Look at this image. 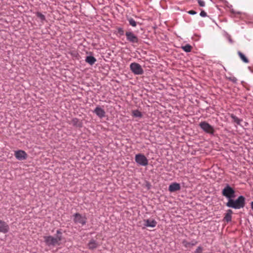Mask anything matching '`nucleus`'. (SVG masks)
<instances>
[{
  "mask_svg": "<svg viewBox=\"0 0 253 253\" xmlns=\"http://www.w3.org/2000/svg\"><path fill=\"white\" fill-rule=\"evenodd\" d=\"M43 239L45 244L48 246H59L61 244V241L63 239L62 233L60 230H58L54 237L52 236H44Z\"/></svg>",
  "mask_w": 253,
  "mask_h": 253,
  "instance_id": "obj_1",
  "label": "nucleus"
},
{
  "mask_svg": "<svg viewBox=\"0 0 253 253\" xmlns=\"http://www.w3.org/2000/svg\"><path fill=\"white\" fill-rule=\"evenodd\" d=\"M226 205L229 208L235 209L243 208L245 206V198L243 196H239L236 200L232 199H229Z\"/></svg>",
  "mask_w": 253,
  "mask_h": 253,
  "instance_id": "obj_2",
  "label": "nucleus"
},
{
  "mask_svg": "<svg viewBox=\"0 0 253 253\" xmlns=\"http://www.w3.org/2000/svg\"><path fill=\"white\" fill-rule=\"evenodd\" d=\"M235 190L229 185H227L222 190V194L229 199L235 197Z\"/></svg>",
  "mask_w": 253,
  "mask_h": 253,
  "instance_id": "obj_3",
  "label": "nucleus"
},
{
  "mask_svg": "<svg viewBox=\"0 0 253 253\" xmlns=\"http://www.w3.org/2000/svg\"><path fill=\"white\" fill-rule=\"evenodd\" d=\"M130 69L135 75H142L144 72L143 70L140 65L135 62H133L130 64Z\"/></svg>",
  "mask_w": 253,
  "mask_h": 253,
  "instance_id": "obj_4",
  "label": "nucleus"
},
{
  "mask_svg": "<svg viewBox=\"0 0 253 253\" xmlns=\"http://www.w3.org/2000/svg\"><path fill=\"white\" fill-rule=\"evenodd\" d=\"M199 126L206 132L211 134H213L214 132L213 127L206 122H201Z\"/></svg>",
  "mask_w": 253,
  "mask_h": 253,
  "instance_id": "obj_5",
  "label": "nucleus"
},
{
  "mask_svg": "<svg viewBox=\"0 0 253 253\" xmlns=\"http://www.w3.org/2000/svg\"><path fill=\"white\" fill-rule=\"evenodd\" d=\"M135 162L139 165L146 166L148 165V162L147 158L143 154H136L135 157Z\"/></svg>",
  "mask_w": 253,
  "mask_h": 253,
  "instance_id": "obj_6",
  "label": "nucleus"
},
{
  "mask_svg": "<svg viewBox=\"0 0 253 253\" xmlns=\"http://www.w3.org/2000/svg\"><path fill=\"white\" fill-rule=\"evenodd\" d=\"M74 221L76 223H80L82 225L85 224L86 218L85 216H83L79 213H76L74 215Z\"/></svg>",
  "mask_w": 253,
  "mask_h": 253,
  "instance_id": "obj_7",
  "label": "nucleus"
},
{
  "mask_svg": "<svg viewBox=\"0 0 253 253\" xmlns=\"http://www.w3.org/2000/svg\"><path fill=\"white\" fill-rule=\"evenodd\" d=\"M126 36L127 40L132 43H137L138 42V39L136 36H135L131 32H126Z\"/></svg>",
  "mask_w": 253,
  "mask_h": 253,
  "instance_id": "obj_8",
  "label": "nucleus"
},
{
  "mask_svg": "<svg viewBox=\"0 0 253 253\" xmlns=\"http://www.w3.org/2000/svg\"><path fill=\"white\" fill-rule=\"evenodd\" d=\"M14 156L17 159L20 161L25 160L28 157L27 153L23 150L15 151Z\"/></svg>",
  "mask_w": 253,
  "mask_h": 253,
  "instance_id": "obj_9",
  "label": "nucleus"
},
{
  "mask_svg": "<svg viewBox=\"0 0 253 253\" xmlns=\"http://www.w3.org/2000/svg\"><path fill=\"white\" fill-rule=\"evenodd\" d=\"M143 222V224L144 225V227H143V228H144L145 227L153 228L156 227L157 224V221L155 219L152 218L144 219Z\"/></svg>",
  "mask_w": 253,
  "mask_h": 253,
  "instance_id": "obj_10",
  "label": "nucleus"
},
{
  "mask_svg": "<svg viewBox=\"0 0 253 253\" xmlns=\"http://www.w3.org/2000/svg\"><path fill=\"white\" fill-rule=\"evenodd\" d=\"M9 229L8 225L4 221L0 220V232L6 233Z\"/></svg>",
  "mask_w": 253,
  "mask_h": 253,
  "instance_id": "obj_11",
  "label": "nucleus"
},
{
  "mask_svg": "<svg viewBox=\"0 0 253 253\" xmlns=\"http://www.w3.org/2000/svg\"><path fill=\"white\" fill-rule=\"evenodd\" d=\"M197 242L193 240L191 242H188L186 240H184L182 242V244L186 248H191L193 246L196 245L197 244Z\"/></svg>",
  "mask_w": 253,
  "mask_h": 253,
  "instance_id": "obj_12",
  "label": "nucleus"
},
{
  "mask_svg": "<svg viewBox=\"0 0 253 253\" xmlns=\"http://www.w3.org/2000/svg\"><path fill=\"white\" fill-rule=\"evenodd\" d=\"M94 112L100 118H102L105 117V112L103 109H102L100 107H96V108L94 110Z\"/></svg>",
  "mask_w": 253,
  "mask_h": 253,
  "instance_id": "obj_13",
  "label": "nucleus"
},
{
  "mask_svg": "<svg viewBox=\"0 0 253 253\" xmlns=\"http://www.w3.org/2000/svg\"><path fill=\"white\" fill-rule=\"evenodd\" d=\"M180 189V184L177 183H172L169 186V190L170 192H174L178 191Z\"/></svg>",
  "mask_w": 253,
  "mask_h": 253,
  "instance_id": "obj_14",
  "label": "nucleus"
},
{
  "mask_svg": "<svg viewBox=\"0 0 253 253\" xmlns=\"http://www.w3.org/2000/svg\"><path fill=\"white\" fill-rule=\"evenodd\" d=\"M233 213V211L231 210H228L227 211L224 217V220L226 222H228L231 221L232 219V214Z\"/></svg>",
  "mask_w": 253,
  "mask_h": 253,
  "instance_id": "obj_15",
  "label": "nucleus"
},
{
  "mask_svg": "<svg viewBox=\"0 0 253 253\" xmlns=\"http://www.w3.org/2000/svg\"><path fill=\"white\" fill-rule=\"evenodd\" d=\"M98 246V243L93 239H91L88 244V247L90 250L96 249Z\"/></svg>",
  "mask_w": 253,
  "mask_h": 253,
  "instance_id": "obj_16",
  "label": "nucleus"
},
{
  "mask_svg": "<svg viewBox=\"0 0 253 253\" xmlns=\"http://www.w3.org/2000/svg\"><path fill=\"white\" fill-rule=\"evenodd\" d=\"M85 61L90 65H92L96 61V59L93 56H88L86 57Z\"/></svg>",
  "mask_w": 253,
  "mask_h": 253,
  "instance_id": "obj_17",
  "label": "nucleus"
},
{
  "mask_svg": "<svg viewBox=\"0 0 253 253\" xmlns=\"http://www.w3.org/2000/svg\"><path fill=\"white\" fill-rule=\"evenodd\" d=\"M238 54L239 56V57H240V58L241 59V60H243V62H244L245 63H249V60L248 59V58L241 51H238Z\"/></svg>",
  "mask_w": 253,
  "mask_h": 253,
  "instance_id": "obj_18",
  "label": "nucleus"
},
{
  "mask_svg": "<svg viewBox=\"0 0 253 253\" xmlns=\"http://www.w3.org/2000/svg\"><path fill=\"white\" fill-rule=\"evenodd\" d=\"M132 114L133 117L141 118L142 117V113L138 110H134L132 111Z\"/></svg>",
  "mask_w": 253,
  "mask_h": 253,
  "instance_id": "obj_19",
  "label": "nucleus"
},
{
  "mask_svg": "<svg viewBox=\"0 0 253 253\" xmlns=\"http://www.w3.org/2000/svg\"><path fill=\"white\" fill-rule=\"evenodd\" d=\"M182 49L186 52H190L192 49V46L187 44L185 45V46H183L181 47Z\"/></svg>",
  "mask_w": 253,
  "mask_h": 253,
  "instance_id": "obj_20",
  "label": "nucleus"
},
{
  "mask_svg": "<svg viewBox=\"0 0 253 253\" xmlns=\"http://www.w3.org/2000/svg\"><path fill=\"white\" fill-rule=\"evenodd\" d=\"M127 20L129 22V24L132 26V27H136V22L131 17L128 18Z\"/></svg>",
  "mask_w": 253,
  "mask_h": 253,
  "instance_id": "obj_21",
  "label": "nucleus"
},
{
  "mask_svg": "<svg viewBox=\"0 0 253 253\" xmlns=\"http://www.w3.org/2000/svg\"><path fill=\"white\" fill-rule=\"evenodd\" d=\"M37 16L39 17L42 21H44L45 19V16L41 12H37L36 13Z\"/></svg>",
  "mask_w": 253,
  "mask_h": 253,
  "instance_id": "obj_22",
  "label": "nucleus"
},
{
  "mask_svg": "<svg viewBox=\"0 0 253 253\" xmlns=\"http://www.w3.org/2000/svg\"><path fill=\"white\" fill-rule=\"evenodd\" d=\"M231 118L235 123H236L237 124H240L241 121L237 117L234 116V115H231Z\"/></svg>",
  "mask_w": 253,
  "mask_h": 253,
  "instance_id": "obj_23",
  "label": "nucleus"
},
{
  "mask_svg": "<svg viewBox=\"0 0 253 253\" xmlns=\"http://www.w3.org/2000/svg\"><path fill=\"white\" fill-rule=\"evenodd\" d=\"M203 251V248L201 246L198 247L196 251H195V253H201Z\"/></svg>",
  "mask_w": 253,
  "mask_h": 253,
  "instance_id": "obj_24",
  "label": "nucleus"
},
{
  "mask_svg": "<svg viewBox=\"0 0 253 253\" xmlns=\"http://www.w3.org/2000/svg\"><path fill=\"white\" fill-rule=\"evenodd\" d=\"M198 2L200 6L203 7L205 6V2L204 1L198 0Z\"/></svg>",
  "mask_w": 253,
  "mask_h": 253,
  "instance_id": "obj_25",
  "label": "nucleus"
},
{
  "mask_svg": "<svg viewBox=\"0 0 253 253\" xmlns=\"http://www.w3.org/2000/svg\"><path fill=\"white\" fill-rule=\"evenodd\" d=\"M200 15L202 17H206L207 15V13L204 10L201 11Z\"/></svg>",
  "mask_w": 253,
  "mask_h": 253,
  "instance_id": "obj_26",
  "label": "nucleus"
},
{
  "mask_svg": "<svg viewBox=\"0 0 253 253\" xmlns=\"http://www.w3.org/2000/svg\"><path fill=\"white\" fill-rule=\"evenodd\" d=\"M118 33L120 34L123 35L124 34V30H123V29L122 28H119L118 29Z\"/></svg>",
  "mask_w": 253,
  "mask_h": 253,
  "instance_id": "obj_27",
  "label": "nucleus"
},
{
  "mask_svg": "<svg viewBox=\"0 0 253 253\" xmlns=\"http://www.w3.org/2000/svg\"><path fill=\"white\" fill-rule=\"evenodd\" d=\"M188 13L190 14H192V15H194V14H196L197 13V12L194 11V10H189Z\"/></svg>",
  "mask_w": 253,
  "mask_h": 253,
  "instance_id": "obj_28",
  "label": "nucleus"
},
{
  "mask_svg": "<svg viewBox=\"0 0 253 253\" xmlns=\"http://www.w3.org/2000/svg\"><path fill=\"white\" fill-rule=\"evenodd\" d=\"M231 80L233 82H236L237 81V79L235 77H233L232 79H231Z\"/></svg>",
  "mask_w": 253,
  "mask_h": 253,
  "instance_id": "obj_29",
  "label": "nucleus"
},
{
  "mask_svg": "<svg viewBox=\"0 0 253 253\" xmlns=\"http://www.w3.org/2000/svg\"><path fill=\"white\" fill-rule=\"evenodd\" d=\"M74 122H76V121H77V119H73V120Z\"/></svg>",
  "mask_w": 253,
  "mask_h": 253,
  "instance_id": "obj_30",
  "label": "nucleus"
}]
</instances>
